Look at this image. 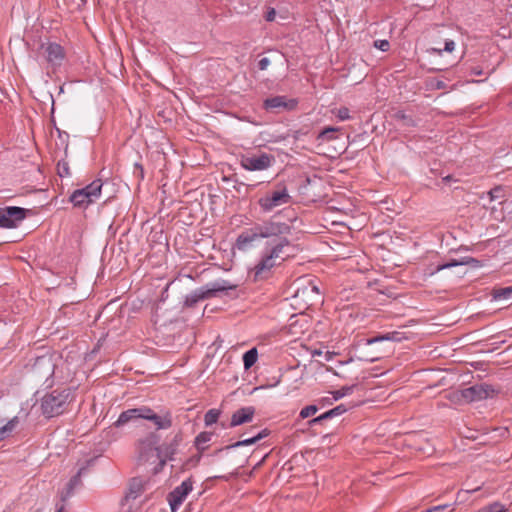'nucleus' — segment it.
Returning a JSON list of instances; mask_svg holds the SVG:
<instances>
[{
    "instance_id": "1",
    "label": "nucleus",
    "mask_w": 512,
    "mask_h": 512,
    "mask_svg": "<svg viewBox=\"0 0 512 512\" xmlns=\"http://www.w3.org/2000/svg\"><path fill=\"white\" fill-rule=\"evenodd\" d=\"M292 227L276 220L272 217L262 223H256L252 227L245 229L236 240V246L239 250H246L251 244L261 238L277 237L291 233Z\"/></svg>"
},
{
    "instance_id": "2",
    "label": "nucleus",
    "mask_w": 512,
    "mask_h": 512,
    "mask_svg": "<svg viewBox=\"0 0 512 512\" xmlns=\"http://www.w3.org/2000/svg\"><path fill=\"white\" fill-rule=\"evenodd\" d=\"M237 285L230 283L227 280H217L208 283L188 294L184 301V306L193 308L199 301L220 296V293L230 296L231 291H235Z\"/></svg>"
},
{
    "instance_id": "3",
    "label": "nucleus",
    "mask_w": 512,
    "mask_h": 512,
    "mask_svg": "<svg viewBox=\"0 0 512 512\" xmlns=\"http://www.w3.org/2000/svg\"><path fill=\"white\" fill-rule=\"evenodd\" d=\"M72 400V391L70 388L56 389L44 395L41 400V410L47 418H52L62 414L69 402Z\"/></svg>"
},
{
    "instance_id": "4",
    "label": "nucleus",
    "mask_w": 512,
    "mask_h": 512,
    "mask_svg": "<svg viewBox=\"0 0 512 512\" xmlns=\"http://www.w3.org/2000/svg\"><path fill=\"white\" fill-rule=\"evenodd\" d=\"M160 440L161 436L157 431L150 432L143 438L138 439L136 442L138 460L140 462H147L154 456L158 459V448H160Z\"/></svg>"
},
{
    "instance_id": "5",
    "label": "nucleus",
    "mask_w": 512,
    "mask_h": 512,
    "mask_svg": "<svg viewBox=\"0 0 512 512\" xmlns=\"http://www.w3.org/2000/svg\"><path fill=\"white\" fill-rule=\"evenodd\" d=\"M291 201V196L288 193L286 186H279L276 190L267 192L264 196L260 197L258 204L263 212H271L274 208L288 204Z\"/></svg>"
},
{
    "instance_id": "6",
    "label": "nucleus",
    "mask_w": 512,
    "mask_h": 512,
    "mask_svg": "<svg viewBox=\"0 0 512 512\" xmlns=\"http://www.w3.org/2000/svg\"><path fill=\"white\" fill-rule=\"evenodd\" d=\"M29 213V209L18 206L0 207V228H17Z\"/></svg>"
},
{
    "instance_id": "7",
    "label": "nucleus",
    "mask_w": 512,
    "mask_h": 512,
    "mask_svg": "<svg viewBox=\"0 0 512 512\" xmlns=\"http://www.w3.org/2000/svg\"><path fill=\"white\" fill-rule=\"evenodd\" d=\"M275 157L271 154L261 153L259 155H242L240 164L249 171H262L272 166Z\"/></svg>"
},
{
    "instance_id": "8",
    "label": "nucleus",
    "mask_w": 512,
    "mask_h": 512,
    "mask_svg": "<svg viewBox=\"0 0 512 512\" xmlns=\"http://www.w3.org/2000/svg\"><path fill=\"white\" fill-rule=\"evenodd\" d=\"M277 265L279 263L266 254L254 268L249 270L248 277L253 282L266 280L272 275V269Z\"/></svg>"
},
{
    "instance_id": "9",
    "label": "nucleus",
    "mask_w": 512,
    "mask_h": 512,
    "mask_svg": "<svg viewBox=\"0 0 512 512\" xmlns=\"http://www.w3.org/2000/svg\"><path fill=\"white\" fill-rule=\"evenodd\" d=\"M298 105L296 99H288L286 96H274L264 100L263 107L265 110L272 113H279L281 111H292Z\"/></svg>"
},
{
    "instance_id": "10",
    "label": "nucleus",
    "mask_w": 512,
    "mask_h": 512,
    "mask_svg": "<svg viewBox=\"0 0 512 512\" xmlns=\"http://www.w3.org/2000/svg\"><path fill=\"white\" fill-rule=\"evenodd\" d=\"M495 392L494 388L486 383L475 384L463 389L464 402L469 403L488 398Z\"/></svg>"
},
{
    "instance_id": "11",
    "label": "nucleus",
    "mask_w": 512,
    "mask_h": 512,
    "mask_svg": "<svg viewBox=\"0 0 512 512\" xmlns=\"http://www.w3.org/2000/svg\"><path fill=\"white\" fill-rule=\"evenodd\" d=\"M193 482L189 478L182 482L180 486L174 488L167 497L172 512H175L183 503L187 495L192 491Z\"/></svg>"
},
{
    "instance_id": "12",
    "label": "nucleus",
    "mask_w": 512,
    "mask_h": 512,
    "mask_svg": "<svg viewBox=\"0 0 512 512\" xmlns=\"http://www.w3.org/2000/svg\"><path fill=\"white\" fill-rule=\"evenodd\" d=\"M44 49L46 61L53 67L57 68L62 65L65 59L64 48L55 42H48L47 44L42 43L40 46Z\"/></svg>"
},
{
    "instance_id": "13",
    "label": "nucleus",
    "mask_w": 512,
    "mask_h": 512,
    "mask_svg": "<svg viewBox=\"0 0 512 512\" xmlns=\"http://www.w3.org/2000/svg\"><path fill=\"white\" fill-rule=\"evenodd\" d=\"M31 369L39 378L48 379L54 374L55 364L50 355H42L35 358Z\"/></svg>"
},
{
    "instance_id": "14",
    "label": "nucleus",
    "mask_w": 512,
    "mask_h": 512,
    "mask_svg": "<svg viewBox=\"0 0 512 512\" xmlns=\"http://www.w3.org/2000/svg\"><path fill=\"white\" fill-rule=\"evenodd\" d=\"M96 458H91L85 462V465L82 466L76 475H74L69 482L66 485V488L61 492L60 498L62 502H65L68 498H70L73 493L74 489L81 485V476L85 474L90 467L94 465Z\"/></svg>"
},
{
    "instance_id": "15",
    "label": "nucleus",
    "mask_w": 512,
    "mask_h": 512,
    "mask_svg": "<svg viewBox=\"0 0 512 512\" xmlns=\"http://www.w3.org/2000/svg\"><path fill=\"white\" fill-rule=\"evenodd\" d=\"M182 441L181 433H177L170 443L160 445L158 448V459H160V466L164 467L167 460H172L173 455L177 451L179 443Z\"/></svg>"
},
{
    "instance_id": "16",
    "label": "nucleus",
    "mask_w": 512,
    "mask_h": 512,
    "mask_svg": "<svg viewBox=\"0 0 512 512\" xmlns=\"http://www.w3.org/2000/svg\"><path fill=\"white\" fill-rule=\"evenodd\" d=\"M255 408L252 406L242 407L236 410L231 417L228 427L233 428L253 420Z\"/></svg>"
},
{
    "instance_id": "17",
    "label": "nucleus",
    "mask_w": 512,
    "mask_h": 512,
    "mask_svg": "<svg viewBox=\"0 0 512 512\" xmlns=\"http://www.w3.org/2000/svg\"><path fill=\"white\" fill-rule=\"evenodd\" d=\"M148 412H144V419L152 421L157 430L168 429L172 426V418L170 412H166L164 415L156 414L151 408L146 407Z\"/></svg>"
},
{
    "instance_id": "18",
    "label": "nucleus",
    "mask_w": 512,
    "mask_h": 512,
    "mask_svg": "<svg viewBox=\"0 0 512 512\" xmlns=\"http://www.w3.org/2000/svg\"><path fill=\"white\" fill-rule=\"evenodd\" d=\"M291 246V242L288 238L283 237L279 242L272 247L269 253L270 258H273L279 263V265L291 256L290 253L286 252V248Z\"/></svg>"
},
{
    "instance_id": "19",
    "label": "nucleus",
    "mask_w": 512,
    "mask_h": 512,
    "mask_svg": "<svg viewBox=\"0 0 512 512\" xmlns=\"http://www.w3.org/2000/svg\"><path fill=\"white\" fill-rule=\"evenodd\" d=\"M144 412H148L146 410V406H142L139 408H132V409L123 411L119 415L118 419L114 422L113 426L121 427V426H124L125 424L129 423L132 420L144 419V416H145Z\"/></svg>"
},
{
    "instance_id": "20",
    "label": "nucleus",
    "mask_w": 512,
    "mask_h": 512,
    "mask_svg": "<svg viewBox=\"0 0 512 512\" xmlns=\"http://www.w3.org/2000/svg\"><path fill=\"white\" fill-rule=\"evenodd\" d=\"M347 411V407L344 404H340L333 409H330L318 417H315L307 422L310 428H314L317 425L323 424L325 421L332 419L333 417L342 415Z\"/></svg>"
},
{
    "instance_id": "21",
    "label": "nucleus",
    "mask_w": 512,
    "mask_h": 512,
    "mask_svg": "<svg viewBox=\"0 0 512 512\" xmlns=\"http://www.w3.org/2000/svg\"><path fill=\"white\" fill-rule=\"evenodd\" d=\"M460 265H469L473 268H477V267L481 266V262L476 258L466 256V257H462L459 260L452 259L446 263L439 264L437 266V271H441L444 269H448V268H452V267H456V266H460Z\"/></svg>"
},
{
    "instance_id": "22",
    "label": "nucleus",
    "mask_w": 512,
    "mask_h": 512,
    "mask_svg": "<svg viewBox=\"0 0 512 512\" xmlns=\"http://www.w3.org/2000/svg\"><path fill=\"white\" fill-rule=\"evenodd\" d=\"M69 201L73 203L75 207L78 208H87L90 204L95 201L84 192L82 189L75 190L69 197Z\"/></svg>"
},
{
    "instance_id": "23",
    "label": "nucleus",
    "mask_w": 512,
    "mask_h": 512,
    "mask_svg": "<svg viewBox=\"0 0 512 512\" xmlns=\"http://www.w3.org/2000/svg\"><path fill=\"white\" fill-rule=\"evenodd\" d=\"M491 296L493 300L502 302V303H508L512 302V285L511 286H495L491 290Z\"/></svg>"
},
{
    "instance_id": "24",
    "label": "nucleus",
    "mask_w": 512,
    "mask_h": 512,
    "mask_svg": "<svg viewBox=\"0 0 512 512\" xmlns=\"http://www.w3.org/2000/svg\"><path fill=\"white\" fill-rule=\"evenodd\" d=\"M143 492V482L140 478H133L128 487V492L126 493L124 500L128 501L130 499H136Z\"/></svg>"
},
{
    "instance_id": "25",
    "label": "nucleus",
    "mask_w": 512,
    "mask_h": 512,
    "mask_svg": "<svg viewBox=\"0 0 512 512\" xmlns=\"http://www.w3.org/2000/svg\"><path fill=\"white\" fill-rule=\"evenodd\" d=\"M102 186H103L102 181L100 179H96L81 189L84 190V192H86V194H88V196H90V198H92L94 201H96L101 195Z\"/></svg>"
},
{
    "instance_id": "26",
    "label": "nucleus",
    "mask_w": 512,
    "mask_h": 512,
    "mask_svg": "<svg viewBox=\"0 0 512 512\" xmlns=\"http://www.w3.org/2000/svg\"><path fill=\"white\" fill-rule=\"evenodd\" d=\"M392 118L401 123L402 127H415L417 122L411 115L406 114L402 110H397L393 113Z\"/></svg>"
},
{
    "instance_id": "27",
    "label": "nucleus",
    "mask_w": 512,
    "mask_h": 512,
    "mask_svg": "<svg viewBox=\"0 0 512 512\" xmlns=\"http://www.w3.org/2000/svg\"><path fill=\"white\" fill-rule=\"evenodd\" d=\"M402 338H403L402 333L394 331V332H389V333H386L383 335H379V336L367 339V344L371 345L376 342H380V341H384V340L400 342L402 340Z\"/></svg>"
},
{
    "instance_id": "28",
    "label": "nucleus",
    "mask_w": 512,
    "mask_h": 512,
    "mask_svg": "<svg viewBox=\"0 0 512 512\" xmlns=\"http://www.w3.org/2000/svg\"><path fill=\"white\" fill-rule=\"evenodd\" d=\"M214 433L213 432H201L195 438V446L199 452H204L207 447L204 446L205 443L211 441Z\"/></svg>"
},
{
    "instance_id": "29",
    "label": "nucleus",
    "mask_w": 512,
    "mask_h": 512,
    "mask_svg": "<svg viewBox=\"0 0 512 512\" xmlns=\"http://www.w3.org/2000/svg\"><path fill=\"white\" fill-rule=\"evenodd\" d=\"M257 358H258V352H257V349L255 347H253L250 350L246 351L243 354V357H242L244 368L246 370L250 369L256 363Z\"/></svg>"
},
{
    "instance_id": "30",
    "label": "nucleus",
    "mask_w": 512,
    "mask_h": 512,
    "mask_svg": "<svg viewBox=\"0 0 512 512\" xmlns=\"http://www.w3.org/2000/svg\"><path fill=\"white\" fill-rule=\"evenodd\" d=\"M487 194L489 196L490 201L501 200L500 203H502L503 201L506 200L505 188L500 185L492 188Z\"/></svg>"
},
{
    "instance_id": "31",
    "label": "nucleus",
    "mask_w": 512,
    "mask_h": 512,
    "mask_svg": "<svg viewBox=\"0 0 512 512\" xmlns=\"http://www.w3.org/2000/svg\"><path fill=\"white\" fill-rule=\"evenodd\" d=\"M19 420L18 417H14L9 420L3 427L0 428V442L4 440L17 426Z\"/></svg>"
},
{
    "instance_id": "32",
    "label": "nucleus",
    "mask_w": 512,
    "mask_h": 512,
    "mask_svg": "<svg viewBox=\"0 0 512 512\" xmlns=\"http://www.w3.org/2000/svg\"><path fill=\"white\" fill-rule=\"evenodd\" d=\"M256 442H258V440L256 439L255 436H253L251 438L237 441V442H235L231 445H228L224 448H220L216 451V454L222 452L223 450H228V449H232V448H236V447H240V446H248V445L255 444Z\"/></svg>"
},
{
    "instance_id": "33",
    "label": "nucleus",
    "mask_w": 512,
    "mask_h": 512,
    "mask_svg": "<svg viewBox=\"0 0 512 512\" xmlns=\"http://www.w3.org/2000/svg\"><path fill=\"white\" fill-rule=\"evenodd\" d=\"M221 411L218 409H210L205 413L204 422L206 426L216 423L219 419Z\"/></svg>"
},
{
    "instance_id": "34",
    "label": "nucleus",
    "mask_w": 512,
    "mask_h": 512,
    "mask_svg": "<svg viewBox=\"0 0 512 512\" xmlns=\"http://www.w3.org/2000/svg\"><path fill=\"white\" fill-rule=\"evenodd\" d=\"M338 128L335 127H326L324 128L318 135V139L330 141L336 138V133L338 132Z\"/></svg>"
},
{
    "instance_id": "35",
    "label": "nucleus",
    "mask_w": 512,
    "mask_h": 512,
    "mask_svg": "<svg viewBox=\"0 0 512 512\" xmlns=\"http://www.w3.org/2000/svg\"><path fill=\"white\" fill-rule=\"evenodd\" d=\"M356 385L351 386H343L341 389L333 391V400H338L346 395H349L353 392Z\"/></svg>"
},
{
    "instance_id": "36",
    "label": "nucleus",
    "mask_w": 512,
    "mask_h": 512,
    "mask_svg": "<svg viewBox=\"0 0 512 512\" xmlns=\"http://www.w3.org/2000/svg\"><path fill=\"white\" fill-rule=\"evenodd\" d=\"M57 173L60 177L70 175L69 164L65 159L59 160L57 163Z\"/></svg>"
},
{
    "instance_id": "37",
    "label": "nucleus",
    "mask_w": 512,
    "mask_h": 512,
    "mask_svg": "<svg viewBox=\"0 0 512 512\" xmlns=\"http://www.w3.org/2000/svg\"><path fill=\"white\" fill-rule=\"evenodd\" d=\"M478 512H506V508L501 503L494 502V503L482 508Z\"/></svg>"
},
{
    "instance_id": "38",
    "label": "nucleus",
    "mask_w": 512,
    "mask_h": 512,
    "mask_svg": "<svg viewBox=\"0 0 512 512\" xmlns=\"http://www.w3.org/2000/svg\"><path fill=\"white\" fill-rule=\"evenodd\" d=\"M317 411L318 407L316 405H308L300 411L299 417L305 419L315 415Z\"/></svg>"
},
{
    "instance_id": "39",
    "label": "nucleus",
    "mask_w": 512,
    "mask_h": 512,
    "mask_svg": "<svg viewBox=\"0 0 512 512\" xmlns=\"http://www.w3.org/2000/svg\"><path fill=\"white\" fill-rule=\"evenodd\" d=\"M202 453L203 452H199L196 454V455H193L192 457H190L184 464L185 467H194L196 466L200 460H201V457H202Z\"/></svg>"
},
{
    "instance_id": "40",
    "label": "nucleus",
    "mask_w": 512,
    "mask_h": 512,
    "mask_svg": "<svg viewBox=\"0 0 512 512\" xmlns=\"http://www.w3.org/2000/svg\"><path fill=\"white\" fill-rule=\"evenodd\" d=\"M462 394H463V389L450 393L448 398L453 403H462V402H464V396H462Z\"/></svg>"
},
{
    "instance_id": "41",
    "label": "nucleus",
    "mask_w": 512,
    "mask_h": 512,
    "mask_svg": "<svg viewBox=\"0 0 512 512\" xmlns=\"http://www.w3.org/2000/svg\"><path fill=\"white\" fill-rule=\"evenodd\" d=\"M57 132L59 134V138L60 140L62 141L63 144H65V148H64V155L65 157H67V153H68V139H69V134L66 133V132H62L60 129L57 128Z\"/></svg>"
},
{
    "instance_id": "42",
    "label": "nucleus",
    "mask_w": 512,
    "mask_h": 512,
    "mask_svg": "<svg viewBox=\"0 0 512 512\" xmlns=\"http://www.w3.org/2000/svg\"><path fill=\"white\" fill-rule=\"evenodd\" d=\"M337 117L344 121L350 119L349 109L347 107H341L337 111Z\"/></svg>"
},
{
    "instance_id": "43",
    "label": "nucleus",
    "mask_w": 512,
    "mask_h": 512,
    "mask_svg": "<svg viewBox=\"0 0 512 512\" xmlns=\"http://www.w3.org/2000/svg\"><path fill=\"white\" fill-rule=\"evenodd\" d=\"M374 46L382 51H388L390 44L387 40H376Z\"/></svg>"
},
{
    "instance_id": "44",
    "label": "nucleus",
    "mask_w": 512,
    "mask_h": 512,
    "mask_svg": "<svg viewBox=\"0 0 512 512\" xmlns=\"http://www.w3.org/2000/svg\"><path fill=\"white\" fill-rule=\"evenodd\" d=\"M432 85H433V88H435L437 90H441V89H446L447 88L446 82L441 80V79H434Z\"/></svg>"
},
{
    "instance_id": "45",
    "label": "nucleus",
    "mask_w": 512,
    "mask_h": 512,
    "mask_svg": "<svg viewBox=\"0 0 512 512\" xmlns=\"http://www.w3.org/2000/svg\"><path fill=\"white\" fill-rule=\"evenodd\" d=\"M275 17H276V11L274 8H269L264 16L265 20L268 22L274 21Z\"/></svg>"
},
{
    "instance_id": "46",
    "label": "nucleus",
    "mask_w": 512,
    "mask_h": 512,
    "mask_svg": "<svg viewBox=\"0 0 512 512\" xmlns=\"http://www.w3.org/2000/svg\"><path fill=\"white\" fill-rule=\"evenodd\" d=\"M269 65H270V60L267 57L260 59L258 62V68L262 71L266 70Z\"/></svg>"
},
{
    "instance_id": "47",
    "label": "nucleus",
    "mask_w": 512,
    "mask_h": 512,
    "mask_svg": "<svg viewBox=\"0 0 512 512\" xmlns=\"http://www.w3.org/2000/svg\"><path fill=\"white\" fill-rule=\"evenodd\" d=\"M134 168H135L134 173L137 175V177L140 179H143L144 178L143 166L139 163H135Z\"/></svg>"
},
{
    "instance_id": "48",
    "label": "nucleus",
    "mask_w": 512,
    "mask_h": 512,
    "mask_svg": "<svg viewBox=\"0 0 512 512\" xmlns=\"http://www.w3.org/2000/svg\"><path fill=\"white\" fill-rule=\"evenodd\" d=\"M455 49V43L453 40H446L445 41V46H444V51L446 52H452L453 50Z\"/></svg>"
},
{
    "instance_id": "49",
    "label": "nucleus",
    "mask_w": 512,
    "mask_h": 512,
    "mask_svg": "<svg viewBox=\"0 0 512 512\" xmlns=\"http://www.w3.org/2000/svg\"><path fill=\"white\" fill-rule=\"evenodd\" d=\"M270 434V431L268 429H263L260 431L257 435H255L256 439L260 441L261 439L265 438Z\"/></svg>"
},
{
    "instance_id": "50",
    "label": "nucleus",
    "mask_w": 512,
    "mask_h": 512,
    "mask_svg": "<svg viewBox=\"0 0 512 512\" xmlns=\"http://www.w3.org/2000/svg\"><path fill=\"white\" fill-rule=\"evenodd\" d=\"M446 507L447 505H438L428 509L426 512H438L444 510Z\"/></svg>"
},
{
    "instance_id": "51",
    "label": "nucleus",
    "mask_w": 512,
    "mask_h": 512,
    "mask_svg": "<svg viewBox=\"0 0 512 512\" xmlns=\"http://www.w3.org/2000/svg\"><path fill=\"white\" fill-rule=\"evenodd\" d=\"M430 53H434V54H437V55H442L443 53V49H440V48H431L428 50Z\"/></svg>"
},
{
    "instance_id": "52",
    "label": "nucleus",
    "mask_w": 512,
    "mask_h": 512,
    "mask_svg": "<svg viewBox=\"0 0 512 512\" xmlns=\"http://www.w3.org/2000/svg\"><path fill=\"white\" fill-rule=\"evenodd\" d=\"M453 180V177L451 175H448L446 177H443L442 181L445 183H448Z\"/></svg>"
},
{
    "instance_id": "53",
    "label": "nucleus",
    "mask_w": 512,
    "mask_h": 512,
    "mask_svg": "<svg viewBox=\"0 0 512 512\" xmlns=\"http://www.w3.org/2000/svg\"><path fill=\"white\" fill-rule=\"evenodd\" d=\"M163 469V467L160 466V461L158 462V465L154 468V473L157 474L159 473L161 470Z\"/></svg>"
},
{
    "instance_id": "54",
    "label": "nucleus",
    "mask_w": 512,
    "mask_h": 512,
    "mask_svg": "<svg viewBox=\"0 0 512 512\" xmlns=\"http://www.w3.org/2000/svg\"><path fill=\"white\" fill-rule=\"evenodd\" d=\"M57 512H64V505L57 506Z\"/></svg>"
},
{
    "instance_id": "55",
    "label": "nucleus",
    "mask_w": 512,
    "mask_h": 512,
    "mask_svg": "<svg viewBox=\"0 0 512 512\" xmlns=\"http://www.w3.org/2000/svg\"><path fill=\"white\" fill-rule=\"evenodd\" d=\"M443 69L441 68H430L429 71L430 72H438V71H442Z\"/></svg>"
},
{
    "instance_id": "56",
    "label": "nucleus",
    "mask_w": 512,
    "mask_h": 512,
    "mask_svg": "<svg viewBox=\"0 0 512 512\" xmlns=\"http://www.w3.org/2000/svg\"><path fill=\"white\" fill-rule=\"evenodd\" d=\"M322 401L324 402V404H325V403H327V404H331V400H330V398H324Z\"/></svg>"
},
{
    "instance_id": "57",
    "label": "nucleus",
    "mask_w": 512,
    "mask_h": 512,
    "mask_svg": "<svg viewBox=\"0 0 512 512\" xmlns=\"http://www.w3.org/2000/svg\"><path fill=\"white\" fill-rule=\"evenodd\" d=\"M473 73L476 74V75H481L482 74V72L480 70L479 71L474 70Z\"/></svg>"
},
{
    "instance_id": "58",
    "label": "nucleus",
    "mask_w": 512,
    "mask_h": 512,
    "mask_svg": "<svg viewBox=\"0 0 512 512\" xmlns=\"http://www.w3.org/2000/svg\"><path fill=\"white\" fill-rule=\"evenodd\" d=\"M312 291H314V292L318 293V288H317L316 286H313V287H312Z\"/></svg>"
},
{
    "instance_id": "59",
    "label": "nucleus",
    "mask_w": 512,
    "mask_h": 512,
    "mask_svg": "<svg viewBox=\"0 0 512 512\" xmlns=\"http://www.w3.org/2000/svg\"><path fill=\"white\" fill-rule=\"evenodd\" d=\"M4 397V392L0 391V399Z\"/></svg>"
}]
</instances>
